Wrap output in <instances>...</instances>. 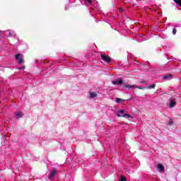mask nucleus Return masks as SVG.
<instances>
[{"label":"nucleus","mask_w":181,"mask_h":181,"mask_svg":"<svg viewBox=\"0 0 181 181\" xmlns=\"http://www.w3.org/2000/svg\"><path fill=\"white\" fill-rule=\"evenodd\" d=\"M100 57L103 62H106V63H110L111 62V58L110 57L105 55V54H101Z\"/></svg>","instance_id":"2"},{"label":"nucleus","mask_w":181,"mask_h":181,"mask_svg":"<svg viewBox=\"0 0 181 181\" xmlns=\"http://www.w3.org/2000/svg\"><path fill=\"white\" fill-rule=\"evenodd\" d=\"M97 93L96 92H90L89 93V97L90 98H95V97H97Z\"/></svg>","instance_id":"7"},{"label":"nucleus","mask_w":181,"mask_h":181,"mask_svg":"<svg viewBox=\"0 0 181 181\" xmlns=\"http://www.w3.org/2000/svg\"><path fill=\"white\" fill-rule=\"evenodd\" d=\"M136 88H139V90H146V88L139 86V87H136Z\"/></svg>","instance_id":"15"},{"label":"nucleus","mask_w":181,"mask_h":181,"mask_svg":"<svg viewBox=\"0 0 181 181\" xmlns=\"http://www.w3.org/2000/svg\"><path fill=\"white\" fill-rule=\"evenodd\" d=\"M177 32V30H176V28H173V35H175Z\"/></svg>","instance_id":"17"},{"label":"nucleus","mask_w":181,"mask_h":181,"mask_svg":"<svg viewBox=\"0 0 181 181\" xmlns=\"http://www.w3.org/2000/svg\"><path fill=\"white\" fill-rule=\"evenodd\" d=\"M176 5H179L180 6H181V1H175Z\"/></svg>","instance_id":"14"},{"label":"nucleus","mask_w":181,"mask_h":181,"mask_svg":"<svg viewBox=\"0 0 181 181\" xmlns=\"http://www.w3.org/2000/svg\"><path fill=\"white\" fill-rule=\"evenodd\" d=\"M156 87V85L155 84H152V85H150L147 87V88H155Z\"/></svg>","instance_id":"13"},{"label":"nucleus","mask_w":181,"mask_h":181,"mask_svg":"<svg viewBox=\"0 0 181 181\" xmlns=\"http://www.w3.org/2000/svg\"><path fill=\"white\" fill-rule=\"evenodd\" d=\"M24 69H25V66H23L19 68L20 70H24Z\"/></svg>","instance_id":"20"},{"label":"nucleus","mask_w":181,"mask_h":181,"mask_svg":"<svg viewBox=\"0 0 181 181\" xmlns=\"http://www.w3.org/2000/svg\"><path fill=\"white\" fill-rule=\"evenodd\" d=\"M119 11H123L124 9H123L122 8H119Z\"/></svg>","instance_id":"22"},{"label":"nucleus","mask_w":181,"mask_h":181,"mask_svg":"<svg viewBox=\"0 0 181 181\" xmlns=\"http://www.w3.org/2000/svg\"><path fill=\"white\" fill-rule=\"evenodd\" d=\"M174 1H181V0H174Z\"/></svg>","instance_id":"24"},{"label":"nucleus","mask_w":181,"mask_h":181,"mask_svg":"<svg viewBox=\"0 0 181 181\" xmlns=\"http://www.w3.org/2000/svg\"><path fill=\"white\" fill-rule=\"evenodd\" d=\"M88 3L89 4V5H91V4H93V1H88Z\"/></svg>","instance_id":"19"},{"label":"nucleus","mask_w":181,"mask_h":181,"mask_svg":"<svg viewBox=\"0 0 181 181\" xmlns=\"http://www.w3.org/2000/svg\"><path fill=\"white\" fill-rule=\"evenodd\" d=\"M122 101H125V100L119 98H116V103H117V104H120Z\"/></svg>","instance_id":"11"},{"label":"nucleus","mask_w":181,"mask_h":181,"mask_svg":"<svg viewBox=\"0 0 181 181\" xmlns=\"http://www.w3.org/2000/svg\"><path fill=\"white\" fill-rule=\"evenodd\" d=\"M112 84H114V86H117V84L121 86L123 84L124 81L122 80V78H119L117 81H112Z\"/></svg>","instance_id":"3"},{"label":"nucleus","mask_w":181,"mask_h":181,"mask_svg":"<svg viewBox=\"0 0 181 181\" xmlns=\"http://www.w3.org/2000/svg\"><path fill=\"white\" fill-rule=\"evenodd\" d=\"M123 87H124V88H136V85H127V84H124Z\"/></svg>","instance_id":"6"},{"label":"nucleus","mask_w":181,"mask_h":181,"mask_svg":"<svg viewBox=\"0 0 181 181\" xmlns=\"http://www.w3.org/2000/svg\"><path fill=\"white\" fill-rule=\"evenodd\" d=\"M175 105H176V102H175V100H170V105H169L170 108H173V107H175Z\"/></svg>","instance_id":"8"},{"label":"nucleus","mask_w":181,"mask_h":181,"mask_svg":"<svg viewBox=\"0 0 181 181\" xmlns=\"http://www.w3.org/2000/svg\"><path fill=\"white\" fill-rule=\"evenodd\" d=\"M54 176H56V170H53L52 171H51L49 175V179L52 180V179H53Z\"/></svg>","instance_id":"5"},{"label":"nucleus","mask_w":181,"mask_h":181,"mask_svg":"<svg viewBox=\"0 0 181 181\" xmlns=\"http://www.w3.org/2000/svg\"><path fill=\"white\" fill-rule=\"evenodd\" d=\"M120 181H127V177H122L120 178Z\"/></svg>","instance_id":"16"},{"label":"nucleus","mask_w":181,"mask_h":181,"mask_svg":"<svg viewBox=\"0 0 181 181\" xmlns=\"http://www.w3.org/2000/svg\"><path fill=\"white\" fill-rule=\"evenodd\" d=\"M8 36H10V37H11L12 36V33H9Z\"/></svg>","instance_id":"21"},{"label":"nucleus","mask_w":181,"mask_h":181,"mask_svg":"<svg viewBox=\"0 0 181 181\" xmlns=\"http://www.w3.org/2000/svg\"><path fill=\"white\" fill-rule=\"evenodd\" d=\"M16 117H18V118H21V117H22V112H18L16 114Z\"/></svg>","instance_id":"12"},{"label":"nucleus","mask_w":181,"mask_h":181,"mask_svg":"<svg viewBox=\"0 0 181 181\" xmlns=\"http://www.w3.org/2000/svg\"><path fill=\"white\" fill-rule=\"evenodd\" d=\"M157 168L159 169L160 172H163V170H165V167H163V165H162V164L160 163L158 164Z\"/></svg>","instance_id":"10"},{"label":"nucleus","mask_w":181,"mask_h":181,"mask_svg":"<svg viewBox=\"0 0 181 181\" xmlns=\"http://www.w3.org/2000/svg\"><path fill=\"white\" fill-rule=\"evenodd\" d=\"M173 123V122H169L170 125H172Z\"/></svg>","instance_id":"23"},{"label":"nucleus","mask_w":181,"mask_h":181,"mask_svg":"<svg viewBox=\"0 0 181 181\" xmlns=\"http://www.w3.org/2000/svg\"><path fill=\"white\" fill-rule=\"evenodd\" d=\"M163 80H171L172 79V74H168L163 77Z\"/></svg>","instance_id":"9"},{"label":"nucleus","mask_w":181,"mask_h":181,"mask_svg":"<svg viewBox=\"0 0 181 181\" xmlns=\"http://www.w3.org/2000/svg\"><path fill=\"white\" fill-rule=\"evenodd\" d=\"M85 1H90V0H85Z\"/></svg>","instance_id":"25"},{"label":"nucleus","mask_w":181,"mask_h":181,"mask_svg":"<svg viewBox=\"0 0 181 181\" xmlns=\"http://www.w3.org/2000/svg\"><path fill=\"white\" fill-rule=\"evenodd\" d=\"M124 112H125V110H121L117 112L116 115L118 117V118H131V115H128L127 113L124 114Z\"/></svg>","instance_id":"1"},{"label":"nucleus","mask_w":181,"mask_h":181,"mask_svg":"<svg viewBox=\"0 0 181 181\" xmlns=\"http://www.w3.org/2000/svg\"><path fill=\"white\" fill-rule=\"evenodd\" d=\"M16 60H18V63L22 64V63H23V57H22L20 54H17L16 55Z\"/></svg>","instance_id":"4"},{"label":"nucleus","mask_w":181,"mask_h":181,"mask_svg":"<svg viewBox=\"0 0 181 181\" xmlns=\"http://www.w3.org/2000/svg\"><path fill=\"white\" fill-rule=\"evenodd\" d=\"M140 84H146V81H141Z\"/></svg>","instance_id":"18"}]
</instances>
